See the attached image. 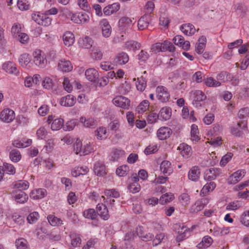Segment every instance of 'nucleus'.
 Instances as JSON below:
<instances>
[{
    "instance_id": "1",
    "label": "nucleus",
    "mask_w": 249,
    "mask_h": 249,
    "mask_svg": "<svg viewBox=\"0 0 249 249\" xmlns=\"http://www.w3.org/2000/svg\"><path fill=\"white\" fill-rule=\"evenodd\" d=\"M112 102L115 106L124 109H128L130 105V101L122 96H116L113 99Z\"/></svg>"
},
{
    "instance_id": "2",
    "label": "nucleus",
    "mask_w": 249,
    "mask_h": 249,
    "mask_svg": "<svg viewBox=\"0 0 249 249\" xmlns=\"http://www.w3.org/2000/svg\"><path fill=\"white\" fill-rule=\"evenodd\" d=\"M157 97L162 102L168 101L170 98V94L166 88L163 86H159L156 89Z\"/></svg>"
},
{
    "instance_id": "3",
    "label": "nucleus",
    "mask_w": 249,
    "mask_h": 249,
    "mask_svg": "<svg viewBox=\"0 0 249 249\" xmlns=\"http://www.w3.org/2000/svg\"><path fill=\"white\" fill-rule=\"evenodd\" d=\"M34 62L39 67L43 68L45 67L47 61L44 55H42L40 50L35 52L33 53Z\"/></svg>"
},
{
    "instance_id": "4",
    "label": "nucleus",
    "mask_w": 249,
    "mask_h": 249,
    "mask_svg": "<svg viewBox=\"0 0 249 249\" xmlns=\"http://www.w3.org/2000/svg\"><path fill=\"white\" fill-rule=\"evenodd\" d=\"M15 118L14 111L9 108L3 109L0 114V119L5 123L11 122Z\"/></svg>"
},
{
    "instance_id": "5",
    "label": "nucleus",
    "mask_w": 249,
    "mask_h": 249,
    "mask_svg": "<svg viewBox=\"0 0 249 249\" xmlns=\"http://www.w3.org/2000/svg\"><path fill=\"white\" fill-rule=\"evenodd\" d=\"M221 173L219 168H211L206 170L204 176L205 180H212L218 177Z\"/></svg>"
},
{
    "instance_id": "6",
    "label": "nucleus",
    "mask_w": 249,
    "mask_h": 249,
    "mask_svg": "<svg viewBox=\"0 0 249 249\" xmlns=\"http://www.w3.org/2000/svg\"><path fill=\"white\" fill-rule=\"evenodd\" d=\"M194 95L193 104L196 107H201L202 105L201 102H203L206 99V96L200 90H195L194 92Z\"/></svg>"
},
{
    "instance_id": "7",
    "label": "nucleus",
    "mask_w": 249,
    "mask_h": 249,
    "mask_svg": "<svg viewBox=\"0 0 249 249\" xmlns=\"http://www.w3.org/2000/svg\"><path fill=\"white\" fill-rule=\"evenodd\" d=\"M172 133L171 129L168 127H161L157 131L158 138L160 140H166L169 138Z\"/></svg>"
},
{
    "instance_id": "8",
    "label": "nucleus",
    "mask_w": 249,
    "mask_h": 249,
    "mask_svg": "<svg viewBox=\"0 0 249 249\" xmlns=\"http://www.w3.org/2000/svg\"><path fill=\"white\" fill-rule=\"evenodd\" d=\"M75 103L76 98L71 94H69L66 96L62 97L60 101V104L61 106L68 107L73 106Z\"/></svg>"
},
{
    "instance_id": "9",
    "label": "nucleus",
    "mask_w": 249,
    "mask_h": 249,
    "mask_svg": "<svg viewBox=\"0 0 249 249\" xmlns=\"http://www.w3.org/2000/svg\"><path fill=\"white\" fill-rule=\"evenodd\" d=\"M89 16L85 13H79L77 15H73L71 20L78 24L87 23L89 20Z\"/></svg>"
},
{
    "instance_id": "10",
    "label": "nucleus",
    "mask_w": 249,
    "mask_h": 249,
    "mask_svg": "<svg viewBox=\"0 0 249 249\" xmlns=\"http://www.w3.org/2000/svg\"><path fill=\"white\" fill-rule=\"evenodd\" d=\"M31 58L29 54L23 53L18 58L19 64L24 68H28L31 67L32 63L31 62Z\"/></svg>"
},
{
    "instance_id": "11",
    "label": "nucleus",
    "mask_w": 249,
    "mask_h": 249,
    "mask_svg": "<svg viewBox=\"0 0 249 249\" xmlns=\"http://www.w3.org/2000/svg\"><path fill=\"white\" fill-rule=\"evenodd\" d=\"M200 171L198 166H193L189 171L188 177V178L193 181H197L199 178Z\"/></svg>"
},
{
    "instance_id": "12",
    "label": "nucleus",
    "mask_w": 249,
    "mask_h": 249,
    "mask_svg": "<svg viewBox=\"0 0 249 249\" xmlns=\"http://www.w3.org/2000/svg\"><path fill=\"white\" fill-rule=\"evenodd\" d=\"M85 75L88 80L93 82L94 84L99 76L98 71L93 68H90L87 70L85 71Z\"/></svg>"
},
{
    "instance_id": "13",
    "label": "nucleus",
    "mask_w": 249,
    "mask_h": 249,
    "mask_svg": "<svg viewBox=\"0 0 249 249\" xmlns=\"http://www.w3.org/2000/svg\"><path fill=\"white\" fill-rule=\"evenodd\" d=\"M80 122L83 124L85 127L89 128H94L98 125L97 121L92 118L86 119L84 117H81L80 119Z\"/></svg>"
},
{
    "instance_id": "14",
    "label": "nucleus",
    "mask_w": 249,
    "mask_h": 249,
    "mask_svg": "<svg viewBox=\"0 0 249 249\" xmlns=\"http://www.w3.org/2000/svg\"><path fill=\"white\" fill-rule=\"evenodd\" d=\"M102 27V35L105 37H108L111 33V27L108 21L106 19H102L100 22Z\"/></svg>"
},
{
    "instance_id": "15",
    "label": "nucleus",
    "mask_w": 249,
    "mask_h": 249,
    "mask_svg": "<svg viewBox=\"0 0 249 249\" xmlns=\"http://www.w3.org/2000/svg\"><path fill=\"white\" fill-rule=\"evenodd\" d=\"M150 18V14H145L142 16L138 21V28L140 30H142L148 27Z\"/></svg>"
},
{
    "instance_id": "16",
    "label": "nucleus",
    "mask_w": 249,
    "mask_h": 249,
    "mask_svg": "<svg viewBox=\"0 0 249 249\" xmlns=\"http://www.w3.org/2000/svg\"><path fill=\"white\" fill-rule=\"evenodd\" d=\"M97 213L104 220H107L109 218L107 206L103 204H98L96 207Z\"/></svg>"
},
{
    "instance_id": "17",
    "label": "nucleus",
    "mask_w": 249,
    "mask_h": 249,
    "mask_svg": "<svg viewBox=\"0 0 249 249\" xmlns=\"http://www.w3.org/2000/svg\"><path fill=\"white\" fill-rule=\"evenodd\" d=\"M2 68L4 71L9 73L17 74L18 73L15 64L11 61L4 63L2 65Z\"/></svg>"
},
{
    "instance_id": "18",
    "label": "nucleus",
    "mask_w": 249,
    "mask_h": 249,
    "mask_svg": "<svg viewBox=\"0 0 249 249\" xmlns=\"http://www.w3.org/2000/svg\"><path fill=\"white\" fill-rule=\"evenodd\" d=\"M119 9L120 4L118 3H114L106 6L103 9V12L106 16H109L118 11Z\"/></svg>"
},
{
    "instance_id": "19",
    "label": "nucleus",
    "mask_w": 249,
    "mask_h": 249,
    "mask_svg": "<svg viewBox=\"0 0 249 249\" xmlns=\"http://www.w3.org/2000/svg\"><path fill=\"white\" fill-rule=\"evenodd\" d=\"M63 40L64 44L69 47L72 45L74 42V35L71 32H66L63 36Z\"/></svg>"
},
{
    "instance_id": "20",
    "label": "nucleus",
    "mask_w": 249,
    "mask_h": 249,
    "mask_svg": "<svg viewBox=\"0 0 249 249\" xmlns=\"http://www.w3.org/2000/svg\"><path fill=\"white\" fill-rule=\"evenodd\" d=\"M58 67L64 72H69L72 70V66L71 62L65 59L60 61L58 63Z\"/></svg>"
},
{
    "instance_id": "21",
    "label": "nucleus",
    "mask_w": 249,
    "mask_h": 249,
    "mask_svg": "<svg viewBox=\"0 0 249 249\" xmlns=\"http://www.w3.org/2000/svg\"><path fill=\"white\" fill-rule=\"evenodd\" d=\"M47 195V191L44 189H38L34 190L31 193V197L34 199H41Z\"/></svg>"
},
{
    "instance_id": "22",
    "label": "nucleus",
    "mask_w": 249,
    "mask_h": 249,
    "mask_svg": "<svg viewBox=\"0 0 249 249\" xmlns=\"http://www.w3.org/2000/svg\"><path fill=\"white\" fill-rule=\"evenodd\" d=\"M94 171L95 174L98 176H103L106 173L105 171V166L101 162H96L94 166Z\"/></svg>"
},
{
    "instance_id": "23",
    "label": "nucleus",
    "mask_w": 249,
    "mask_h": 249,
    "mask_svg": "<svg viewBox=\"0 0 249 249\" xmlns=\"http://www.w3.org/2000/svg\"><path fill=\"white\" fill-rule=\"evenodd\" d=\"M180 30L185 35L187 36L192 35L196 31L194 26L190 24H183L180 27Z\"/></svg>"
},
{
    "instance_id": "24",
    "label": "nucleus",
    "mask_w": 249,
    "mask_h": 249,
    "mask_svg": "<svg viewBox=\"0 0 249 249\" xmlns=\"http://www.w3.org/2000/svg\"><path fill=\"white\" fill-rule=\"evenodd\" d=\"M159 115L160 117L162 118V119L166 121L169 119L171 116L172 109L169 107H163L160 109Z\"/></svg>"
},
{
    "instance_id": "25",
    "label": "nucleus",
    "mask_w": 249,
    "mask_h": 249,
    "mask_svg": "<svg viewBox=\"0 0 249 249\" xmlns=\"http://www.w3.org/2000/svg\"><path fill=\"white\" fill-rule=\"evenodd\" d=\"M160 171L163 174H170L173 171L171 163L167 160L163 161L160 166Z\"/></svg>"
},
{
    "instance_id": "26",
    "label": "nucleus",
    "mask_w": 249,
    "mask_h": 249,
    "mask_svg": "<svg viewBox=\"0 0 249 249\" xmlns=\"http://www.w3.org/2000/svg\"><path fill=\"white\" fill-rule=\"evenodd\" d=\"M198 41L199 43L196 47V51L197 53L201 54L203 53L205 47L206 38L204 36H202L199 37Z\"/></svg>"
},
{
    "instance_id": "27",
    "label": "nucleus",
    "mask_w": 249,
    "mask_h": 249,
    "mask_svg": "<svg viewBox=\"0 0 249 249\" xmlns=\"http://www.w3.org/2000/svg\"><path fill=\"white\" fill-rule=\"evenodd\" d=\"M89 171L87 166L77 167L71 172V175L74 177H77L80 175H85Z\"/></svg>"
},
{
    "instance_id": "28",
    "label": "nucleus",
    "mask_w": 249,
    "mask_h": 249,
    "mask_svg": "<svg viewBox=\"0 0 249 249\" xmlns=\"http://www.w3.org/2000/svg\"><path fill=\"white\" fill-rule=\"evenodd\" d=\"M14 196L15 200L20 203H23L25 202L28 199V196L26 193L22 191H18Z\"/></svg>"
},
{
    "instance_id": "29",
    "label": "nucleus",
    "mask_w": 249,
    "mask_h": 249,
    "mask_svg": "<svg viewBox=\"0 0 249 249\" xmlns=\"http://www.w3.org/2000/svg\"><path fill=\"white\" fill-rule=\"evenodd\" d=\"M129 60V57L125 53H119L116 58V62L120 65L126 64Z\"/></svg>"
},
{
    "instance_id": "30",
    "label": "nucleus",
    "mask_w": 249,
    "mask_h": 249,
    "mask_svg": "<svg viewBox=\"0 0 249 249\" xmlns=\"http://www.w3.org/2000/svg\"><path fill=\"white\" fill-rule=\"evenodd\" d=\"M71 244L72 247H77L79 246L81 243V239L78 234L73 232L70 234Z\"/></svg>"
},
{
    "instance_id": "31",
    "label": "nucleus",
    "mask_w": 249,
    "mask_h": 249,
    "mask_svg": "<svg viewBox=\"0 0 249 249\" xmlns=\"http://www.w3.org/2000/svg\"><path fill=\"white\" fill-rule=\"evenodd\" d=\"M64 120L62 118H57L53 120L51 124V129L53 130H59L63 126Z\"/></svg>"
},
{
    "instance_id": "32",
    "label": "nucleus",
    "mask_w": 249,
    "mask_h": 249,
    "mask_svg": "<svg viewBox=\"0 0 249 249\" xmlns=\"http://www.w3.org/2000/svg\"><path fill=\"white\" fill-rule=\"evenodd\" d=\"M10 158L13 162H18L21 159V155L17 149H13L9 153Z\"/></svg>"
},
{
    "instance_id": "33",
    "label": "nucleus",
    "mask_w": 249,
    "mask_h": 249,
    "mask_svg": "<svg viewBox=\"0 0 249 249\" xmlns=\"http://www.w3.org/2000/svg\"><path fill=\"white\" fill-rule=\"evenodd\" d=\"M174 198V196L172 194L166 193L162 195V196L160 197V202L161 204L163 205L172 201Z\"/></svg>"
},
{
    "instance_id": "34",
    "label": "nucleus",
    "mask_w": 249,
    "mask_h": 249,
    "mask_svg": "<svg viewBox=\"0 0 249 249\" xmlns=\"http://www.w3.org/2000/svg\"><path fill=\"white\" fill-rule=\"evenodd\" d=\"M29 187V183L25 180H18L14 184V188L19 189V191L22 190H26Z\"/></svg>"
},
{
    "instance_id": "35",
    "label": "nucleus",
    "mask_w": 249,
    "mask_h": 249,
    "mask_svg": "<svg viewBox=\"0 0 249 249\" xmlns=\"http://www.w3.org/2000/svg\"><path fill=\"white\" fill-rule=\"evenodd\" d=\"M27 240L24 238H20L16 240V246L17 249H28Z\"/></svg>"
},
{
    "instance_id": "36",
    "label": "nucleus",
    "mask_w": 249,
    "mask_h": 249,
    "mask_svg": "<svg viewBox=\"0 0 249 249\" xmlns=\"http://www.w3.org/2000/svg\"><path fill=\"white\" fill-rule=\"evenodd\" d=\"M149 106V102L148 100H144L142 101L137 107V110L139 113H142L145 111Z\"/></svg>"
},
{
    "instance_id": "37",
    "label": "nucleus",
    "mask_w": 249,
    "mask_h": 249,
    "mask_svg": "<svg viewBox=\"0 0 249 249\" xmlns=\"http://www.w3.org/2000/svg\"><path fill=\"white\" fill-rule=\"evenodd\" d=\"M83 147L82 142L79 140L77 139L75 142L73 144V151L75 154H79L80 156H82L83 154Z\"/></svg>"
},
{
    "instance_id": "38",
    "label": "nucleus",
    "mask_w": 249,
    "mask_h": 249,
    "mask_svg": "<svg viewBox=\"0 0 249 249\" xmlns=\"http://www.w3.org/2000/svg\"><path fill=\"white\" fill-rule=\"evenodd\" d=\"M47 219L50 224L53 226L63 224L62 221L60 218H58L53 215L48 216Z\"/></svg>"
},
{
    "instance_id": "39",
    "label": "nucleus",
    "mask_w": 249,
    "mask_h": 249,
    "mask_svg": "<svg viewBox=\"0 0 249 249\" xmlns=\"http://www.w3.org/2000/svg\"><path fill=\"white\" fill-rule=\"evenodd\" d=\"M136 85L137 89L141 91H142L144 90L146 87V82L145 79L142 77H141V78H138Z\"/></svg>"
},
{
    "instance_id": "40",
    "label": "nucleus",
    "mask_w": 249,
    "mask_h": 249,
    "mask_svg": "<svg viewBox=\"0 0 249 249\" xmlns=\"http://www.w3.org/2000/svg\"><path fill=\"white\" fill-rule=\"evenodd\" d=\"M129 171V167L127 165H124L119 167L116 171V173L120 177H124L126 175L127 172Z\"/></svg>"
},
{
    "instance_id": "41",
    "label": "nucleus",
    "mask_w": 249,
    "mask_h": 249,
    "mask_svg": "<svg viewBox=\"0 0 249 249\" xmlns=\"http://www.w3.org/2000/svg\"><path fill=\"white\" fill-rule=\"evenodd\" d=\"M125 47L127 49L135 51L140 48V44L138 42L130 40L125 43Z\"/></svg>"
},
{
    "instance_id": "42",
    "label": "nucleus",
    "mask_w": 249,
    "mask_h": 249,
    "mask_svg": "<svg viewBox=\"0 0 249 249\" xmlns=\"http://www.w3.org/2000/svg\"><path fill=\"white\" fill-rule=\"evenodd\" d=\"M2 170L7 174H14L16 172V169L14 166L11 164L4 163L3 166H2Z\"/></svg>"
},
{
    "instance_id": "43",
    "label": "nucleus",
    "mask_w": 249,
    "mask_h": 249,
    "mask_svg": "<svg viewBox=\"0 0 249 249\" xmlns=\"http://www.w3.org/2000/svg\"><path fill=\"white\" fill-rule=\"evenodd\" d=\"M12 219L18 225H22L24 223V217L17 213H15L12 216Z\"/></svg>"
},
{
    "instance_id": "44",
    "label": "nucleus",
    "mask_w": 249,
    "mask_h": 249,
    "mask_svg": "<svg viewBox=\"0 0 249 249\" xmlns=\"http://www.w3.org/2000/svg\"><path fill=\"white\" fill-rule=\"evenodd\" d=\"M131 24L132 20L128 17H122L119 21V26L120 27L129 26Z\"/></svg>"
},
{
    "instance_id": "45",
    "label": "nucleus",
    "mask_w": 249,
    "mask_h": 249,
    "mask_svg": "<svg viewBox=\"0 0 249 249\" xmlns=\"http://www.w3.org/2000/svg\"><path fill=\"white\" fill-rule=\"evenodd\" d=\"M179 149L181 150V153L182 156L183 157H188L189 155L191 148L189 145L183 143L182 144H181L179 147Z\"/></svg>"
},
{
    "instance_id": "46",
    "label": "nucleus",
    "mask_w": 249,
    "mask_h": 249,
    "mask_svg": "<svg viewBox=\"0 0 249 249\" xmlns=\"http://www.w3.org/2000/svg\"><path fill=\"white\" fill-rule=\"evenodd\" d=\"M39 218V214L36 212H34L30 213L27 217V220L30 224L36 223Z\"/></svg>"
},
{
    "instance_id": "47",
    "label": "nucleus",
    "mask_w": 249,
    "mask_h": 249,
    "mask_svg": "<svg viewBox=\"0 0 249 249\" xmlns=\"http://www.w3.org/2000/svg\"><path fill=\"white\" fill-rule=\"evenodd\" d=\"M84 215L87 218L94 220L96 217V213L93 209H89L84 212Z\"/></svg>"
},
{
    "instance_id": "48",
    "label": "nucleus",
    "mask_w": 249,
    "mask_h": 249,
    "mask_svg": "<svg viewBox=\"0 0 249 249\" xmlns=\"http://www.w3.org/2000/svg\"><path fill=\"white\" fill-rule=\"evenodd\" d=\"M216 78L218 80L225 82L226 81L230 80V74L226 71H222L217 75Z\"/></svg>"
},
{
    "instance_id": "49",
    "label": "nucleus",
    "mask_w": 249,
    "mask_h": 249,
    "mask_svg": "<svg viewBox=\"0 0 249 249\" xmlns=\"http://www.w3.org/2000/svg\"><path fill=\"white\" fill-rule=\"evenodd\" d=\"M18 8L22 11L29 9L30 5L26 0H18Z\"/></svg>"
},
{
    "instance_id": "50",
    "label": "nucleus",
    "mask_w": 249,
    "mask_h": 249,
    "mask_svg": "<svg viewBox=\"0 0 249 249\" xmlns=\"http://www.w3.org/2000/svg\"><path fill=\"white\" fill-rule=\"evenodd\" d=\"M82 47L85 49H89L92 46L93 43L92 39L88 36H86L82 40Z\"/></svg>"
},
{
    "instance_id": "51",
    "label": "nucleus",
    "mask_w": 249,
    "mask_h": 249,
    "mask_svg": "<svg viewBox=\"0 0 249 249\" xmlns=\"http://www.w3.org/2000/svg\"><path fill=\"white\" fill-rule=\"evenodd\" d=\"M128 189L130 192L134 194L140 191V185L137 182H132L128 186Z\"/></svg>"
},
{
    "instance_id": "52",
    "label": "nucleus",
    "mask_w": 249,
    "mask_h": 249,
    "mask_svg": "<svg viewBox=\"0 0 249 249\" xmlns=\"http://www.w3.org/2000/svg\"><path fill=\"white\" fill-rule=\"evenodd\" d=\"M42 86L46 89H52L53 86L52 79L49 77H45L42 82Z\"/></svg>"
},
{
    "instance_id": "53",
    "label": "nucleus",
    "mask_w": 249,
    "mask_h": 249,
    "mask_svg": "<svg viewBox=\"0 0 249 249\" xmlns=\"http://www.w3.org/2000/svg\"><path fill=\"white\" fill-rule=\"evenodd\" d=\"M205 83L209 87H218L221 85L219 82L214 80L212 77L207 78Z\"/></svg>"
},
{
    "instance_id": "54",
    "label": "nucleus",
    "mask_w": 249,
    "mask_h": 249,
    "mask_svg": "<svg viewBox=\"0 0 249 249\" xmlns=\"http://www.w3.org/2000/svg\"><path fill=\"white\" fill-rule=\"evenodd\" d=\"M198 133L197 126L195 124H193L191 126V134L193 141H198L199 140L197 135Z\"/></svg>"
},
{
    "instance_id": "55",
    "label": "nucleus",
    "mask_w": 249,
    "mask_h": 249,
    "mask_svg": "<svg viewBox=\"0 0 249 249\" xmlns=\"http://www.w3.org/2000/svg\"><path fill=\"white\" fill-rule=\"evenodd\" d=\"M108 83V77H103L100 79H99L98 78L94 84L96 86L104 87L106 85H107Z\"/></svg>"
},
{
    "instance_id": "56",
    "label": "nucleus",
    "mask_w": 249,
    "mask_h": 249,
    "mask_svg": "<svg viewBox=\"0 0 249 249\" xmlns=\"http://www.w3.org/2000/svg\"><path fill=\"white\" fill-rule=\"evenodd\" d=\"M46 230L41 228L36 232V236L38 239L41 240H44L48 237L47 235Z\"/></svg>"
},
{
    "instance_id": "57",
    "label": "nucleus",
    "mask_w": 249,
    "mask_h": 249,
    "mask_svg": "<svg viewBox=\"0 0 249 249\" xmlns=\"http://www.w3.org/2000/svg\"><path fill=\"white\" fill-rule=\"evenodd\" d=\"M245 170H238L232 174V177L234 178L235 181L238 182L245 176Z\"/></svg>"
},
{
    "instance_id": "58",
    "label": "nucleus",
    "mask_w": 249,
    "mask_h": 249,
    "mask_svg": "<svg viewBox=\"0 0 249 249\" xmlns=\"http://www.w3.org/2000/svg\"><path fill=\"white\" fill-rule=\"evenodd\" d=\"M162 43L160 42H157L152 45L151 50L152 52L157 53L160 52H164V48L162 47Z\"/></svg>"
},
{
    "instance_id": "59",
    "label": "nucleus",
    "mask_w": 249,
    "mask_h": 249,
    "mask_svg": "<svg viewBox=\"0 0 249 249\" xmlns=\"http://www.w3.org/2000/svg\"><path fill=\"white\" fill-rule=\"evenodd\" d=\"M163 45L162 47L164 48V52L166 51H169L170 52H174L175 50V47L173 44L168 41H164L163 43H162Z\"/></svg>"
},
{
    "instance_id": "60",
    "label": "nucleus",
    "mask_w": 249,
    "mask_h": 249,
    "mask_svg": "<svg viewBox=\"0 0 249 249\" xmlns=\"http://www.w3.org/2000/svg\"><path fill=\"white\" fill-rule=\"evenodd\" d=\"M241 206V203L239 201H236L230 203L226 207V210H235Z\"/></svg>"
},
{
    "instance_id": "61",
    "label": "nucleus",
    "mask_w": 249,
    "mask_h": 249,
    "mask_svg": "<svg viewBox=\"0 0 249 249\" xmlns=\"http://www.w3.org/2000/svg\"><path fill=\"white\" fill-rule=\"evenodd\" d=\"M240 222L245 226L249 227V211L244 212L241 218Z\"/></svg>"
},
{
    "instance_id": "62",
    "label": "nucleus",
    "mask_w": 249,
    "mask_h": 249,
    "mask_svg": "<svg viewBox=\"0 0 249 249\" xmlns=\"http://www.w3.org/2000/svg\"><path fill=\"white\" fill-rule=\"evenodd\" d=\"M106 129L105 127H100L95 131V135L98 139L102 140L103 135L106 134Z\"/></svg>"
},
{
    "instance_id": "63",
    "label": "nucleus",
    "mask_w": 249,
    "mask_h": 249,
    "mask_svg": "<svg viewBox=\"0 0 249 249\" xmlns=\"http://www.w3.org/2000/svg\"><path fill=\"white\" fill-rule=\"evenodd\" d=\"M159 117V115L157 113L151 112L148 115L147 117V122L149 123L153 124L156 122L157 120Z\"/></svg>"
},
{
    "instance_id": "64",
    "label": "nucleus",
    "mask_w": 249,
    "mask_h": 249,
    "mask_svg": "<svg viewBox=\"0 0 249 249\" xmlns=\"http://www.w3.org/2000/svg\"><path fill=\"white\" fill-rule=\"evenodd\" d=\"M215 187V183L214 182H210L204 186L202 189L203 193L212 191Z\"/></svg>"
}]
</instances>
